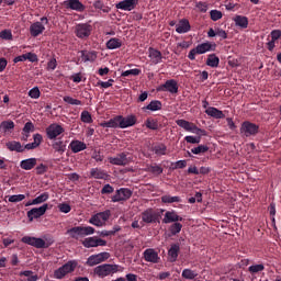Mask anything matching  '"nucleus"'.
Returning <instances> with one entry per match:
<instances>
[{"label":"nucleus","instance_id":"1","mask_svg":"<svg viewBox=\"0 0 281 281\" xmlns=\"http://www.w3.org/2000/svg\"><path fill=\"white\" fill-rule=\"evenodd\" d=\"M123 272H124V267L115 263L114 265L103 263L94 268V276H98V278H106L109 276H113L114 273H123Z\"/></svg>","mask_w":281,"mask_h":281},{"label":"nucleus","instance_id":"2","mask_svg":"<svg viewBox=\"0 0 281 281\" xmlns=\"http://www.w3.org/2000/svg\"><path fill=\"white\" fill-rule=\"evenodd\" d=\"M77 268L78 261L69 260L54 271V278L56 280H63L66 276H69V273H74V271H76Z\"/></svg>","mask_w":281,"mask_h":281},{"label":"nucleus","instance_id":"3","mask_svg":"<svg viewBox=\"0 0 281 281\" xmlns=\"http://www.w3.org/2000/svg\"><path fill=\"white\" fill-rule=\"evenodd\" d=\"M207 52H216V44H212L210 42H205L202 44H199L195 48H192L189 54L188 58L189 60H196V55L201 54H207Z\"/></svg>","mask_w":281,"mask_h":281},{"label":"nucleus","instance_id":"4","mask_svg":"<svg viewBox=\"0 0 281 281\" xmlns=\"http://www.w3.org/2000/svg\"><path fill=\"white\" fill-rule=\"evenodd\" d=\"M67 234H69L70 238H75V240H78V238L80 237L91 236V234H95V228L91 226H75L72 228H69L67 231Z\"/></svg>","mask_w":281,"mask_h":281},{"label":"nucleus","instance_id":"5","mask_svg":"<svg viewBox=\"0 0 281 281\" xmlns=\"http://www.w3.org/2000/svg\"><path fill=\"white\" fill-rule=\"evenodd\" d=\"M176 124L183 128L188 133H193L194 135H205V130H201L196 124L189 122L187 120L180 119L176 121Z\"/></svg>","mask_w":281,"mask_h":281},{"label":"nucleus","instance_id":"6","mask_svg":"<svg viewBox=\"0 0 281 281\" xmlns=\"http://www.w3.org/2000/svg\"><path fill=\"white\" fill-rule=\"evenodd\" d=\"M109 218H111V210H105L92 215L89 223L95 227H102V225H105Z\"/></svg>","mask_w":281,"mask_h":281},{"label":"nucleus","instance_id":"7","mask_svg":"<svg viewBox=\"0 0 281 281\" xmlns=\"http://www.w3.org/2000/svg\"><path fill=\"white\" fill-rule=\"evenodd\" d=\"M91 32H93V26L89 23H79L75 26V34L77 38H89V36H91Z\"/></svg>","mask_w":281,"mask_h":281},{"label":"nucleus","instance_id":"8","mask_svg":"<svg viewBox=\"0 0 281 281\" xmlns=\"http://www.w3.org/2000/svg\"><path fill=\"white\" fill-rule=\"evenodd\" d=\"M156 91L158 92L168 91V93H171L175 95L176 93H179V83L175 79H169L165 83L158 86L156 88Z\"/></svg>","mask_w":281,"mask_h":281},{"label":"nucleus","instance_id":"9","mask_svg":"<svg viewBox=\"0 0 281 281\" xmlns=\"http://www.w3.org/2000/svg\"><path fill=\"white\" fill-rule=\"evenodd\" d=\"M21 240L25 245H31V247H35V249H47L49 247V244H46L43 238L38 237L24 236Z\"/></svg>","mask_w":281,"mask_h":281},{"label":"nucleus","instance_id":"10","mask_svg":"<svg viewBox=\"0 0 281 281\" xmlns=\"http://www.w3.org/2000/svg\"><path fill=\"white\" fill-rule=\"evenodd\" d=\"M109 162L112 164V166H128L133 161L131 157H128L127 153H120L115 157H109Z\"/></svg>","mask_w":281,"mask_h":281},{"label":"nucleus","instance_id":"11","mask_svg":"<svg viewBox=\"0 0 281 281\" xmlns=\"http://www.w3.org/2000/svg\"><path fill=\"white\" fill-rule=\"evenodd\" d=\"M259 131H260V126L249 121H245L240 127V133L241 135H245V137H251V135H258Z\"/></svg>","mask_w":281,"mask_h":281},{"label":"nucleus","instance_id":"12","mask_svg":"<svg viewBox=\"0 0 281 281\" xmlns=\"http://www.w3.org/2000/svg\"><path fill=\"white\" fill-rule=\"evenodd\" d=\"M133 196V191L128 188H121L115 191L112 196V203H120V201H128Z\"/></svg>","mask_w":281,"mask_h":281},{"label":"nucleus","instance_id":"13","mask_svg":"<svg viewBox=\"0 0 281 281\" xmlns=\"http://www.w3.org/2000/svg\"><path fill=\"white\" fill-rule=\"evenodd\" d=\"M109 258H111V255L109 252H100L97 255H91L87 260V265L88 267H95V265H100L101 262H106Z\"/></svg>","mask_w":281,"mask_h":281},{"label":"nucleus","instance_id":"14","mask_svg":"<svg viewBox=\"0 0 281 281\" xmlns=\"http://www.w3.org/2000/svg\"><path fill=\"white\" fill-rule=\"evenodd\" d=\"M47 210H49V204H43L40 207H34L32 210H30L26 213V216L30 221V223H32V221H34V218H41V216H44L45 212H47Z\"/></svg>","mask_w":281,"mask_h":281},{"label":"nucleus","instance_id":"15","mask_svg":"<svg viewBox=\"0 0 281 281\" xmlns=\"http://www.w3.org/2000/svg\"><path fill=\"white\" fill-rule=\"evenodd\" d=\"M65 128L58 123H53L46 128V135L49 139H56V137L63 135Z\"/></svg>","mask_w":281,"mask_h":281},{"label":"nucleus","instance_id":"16","mask_svg":"<svg viewBox=\"0 0 281 281\" xmlns=\"http://www.w3.org/2000/svg\"><path fill=\"white\" fill-rule=\"evenodd\" d=\"M83 247L91 249V247H106V240L95 236L88 237L82 241Z\"/></svg>","mask_w":281,"mask_h":281},{"label":"nucleus","instance_id":"17","mask_svg":"<svg viewBox=\"0 0 281 281\" xmlns=\"http://www.w3.org/2000/svg\"><path fill=\"white\" fill-rule=\"evenodd\" d=\"M139 0H123L115 4L116 10H124L125 12H131V10H135Z\"/></svg>","mask_w":281,"mask_h":281},{"label":"nucleus","instance_id":"18","mask_svg":"<svg viewBox=\"0 0 281 281\" xmlns=\"http://www.w3.org/2000/svg\"><path fill=\"white\" fill-rule=\"evenodd\" d=\"M66 10H75V12H85L86 7L80 0H66L64 1Z\"/></svg>","mask_w":281,"mask_h":281},{"label":"nucleus","instance_id":"19","mask_svg":"<svg viewBox=\"0 0 281 281\" xmlns=\"http://www.w3.org/2000/svg\"><path fill=\"white\" fill-rule=\"evenodd\" d=\"M159 220V215L153 210V209H147L142 213V221L143 223H157Z\"/></svg>","mask_w":281,"mask_h":281},{"label":"nucleus","instance_id":"20","mask_svg":"<svg viewBox=\"0 0 281 281\" xmlns=\"http://www.w3.org/2000/svg\"><path fill=\"white\" fill-rule=\"evenodd\" d=\"M120 119V128H130V126H135L137 124V116L131 114L128 116L119 115Z\"/></svg>","mask_w":281,"mask_h":281},{"label":"nucleus","instance_id":"21","mask_svg":"<svg viewBox=\"0 0 281 281\" xmlns=\"http://www.w3.org/2000/svg\"><path fill=\"white\" fill-rule=\"evenodd\" d=\"M181 221H183V217L179 216L177 211H167L162 218V223H165V225H169V223H179Z\"/></svg>","mask_w":281,"mask_h":281},{"label":"nucleus","instance_id":"22","mask_svg":"<svg viewBox=\"0 0 281 281\" xmlns=\"http://www.w3.org/2000/svg\"><path fill=\"white\" fill-rule=\"evenodd\" d=\"M5 148H8L10 153H23L24 150H27V147H25V145L23 146L19 140L7 142Z\"/></svg>","mask_w":281,"mask_h":281},{"label":"nucleus","instance_id":"23","mask_svg":"<svg viewBox=\"0 0 281 281\" xmlns=\"http://www.w3.org/2000/svg\"><path fill=\"white\" fill-rule=\"evenodd\" d=\"M144 258L146 262H153L154 265H157V262H159V254L153 248H147L144 251Z\"/></svg>","mask_w":281,"mask_h":281},{"label":"nucleus","instance_id":"24","mask_svg":"<svg viewBox=\"0 0 281 281\" xmlns=\"http://www.w3.org/2000/svg\"><path fill=\"white\" fill-rule=\"evenodd\" d=\"M190 30H192V26L190 25V21L188 19L180 20L176 25V32L178 34H188Z\"/></svg>","mask_w":281,"mask_h":281},{"label":"nucleus","instance_id":"25","mask_svg":"<svg viewBox=\"0 0 281 281\" xmlns=\"http://www.w3.org/2000/svg\"><path fill=\"white\" fill-rule=\"evenodd\" d=\"M179 251H181V246L179 244H172L168 250L169 262H177L179 258Z\"/></svg>","mask_w":281,"mask_h":281},{"label":"nucleus","instance_id":"26","mask_svg":"<svg viewBox=\"0 0 281 281\" xmlns=\"http://www.w3.org/2000/svg\"><path fill=\"white\" fill-rule=\"evenodd\" d=\"M45 32V25L41 22H34L30 26V34L33 36V38H36V36H41Z\"/></svg>","mask_w":281,"mask_h":281},{"label":"nucleus","instance_id":"27","mask_svg":"<svg viewBox=\"0 0 281 281\" xmlns=\"http://www.w3.org/2000/svg\"><path fill=\"white\" fill-rule=\"evenodd\" d=\"M69 148L72 153H82V150H87V144L82 140L74 139L69 144Z\"/></svg>","mask_w":281,"mask_h":281},{"label":"nucleus","instance_id":"28","mask_svg":"<svg viewBox=\"0 0 281 281\" xmlns=\"http://www.w3.org/2000/svg\"><path fill=\"white\" fill-rule=\"evenodd\" d=\"M41 144H43V135L34 134L33 143H27L25 145V148H26V150H36V148H38V146H41Z\"/></svg>","mask_w":281,"mask_h":281},{"label":"nucleus","instance_id":"29","mask_svg":"<svg viewBox=\"0 0 281 281\" xmlns=\"http://www.w3.org/2000/svg\"><path fill=\"white\" fill-rule=\"evenodd\" d=\"M235 25L241 30H247L249 27V19L245 15H236L233 19Z\"/></svg>","mask_w":281,"mask_h":281},{"label":"nucleus","instance_id":"30","mask_svg":"<svg viewBox=\"0 0 281 281\" xmlns=\"http://www.w3.org/2000/svg\"><path fill=\"white\" fill-rule=\"evenodd\" d=\"M206 115H209L210 117H214L215 120H224L225 114L223 113V111L214 108V106H209L205 110Z\"/></svg>","mask_w":281,"mask_h":281},{"label":"nucleus","instance_id":"31","mask_svg":"<svg viewBox=\"0 0 281 281\" xmlns=\"http://www.w3.org/2000/svg\"><path fill=\"white\" fill-rule=\"evenodd\" d=\"M120 120L121 117L117 115L109 121L101 123L100 126H102V128H120Z\"/></svg>","mask_w":281,"mask_h":281},{"label":"nucleus","instance_id":"32","mask_svg":"<svg viewBox=\"0 0 281 281\" xmlns=\"http://www.w3.org/2000/svg\"><path fill=\"white\" fill-rule=\"evenodd\" d=\"M82 63H94L95 58H98V54L95 52L81 50Z\"/></svg>","mask_w":281,"mask_h":281},{"label":"nucleus","instance_id":"33","mask_svg":"<svg viewBox=\"0 0 281 281\" xmlns=\"http://www.w3.org/2000/svg\"><path fill=\"white\" fill-rule=\"evenodd\" d=\"M153 153L161 157L164 155H168V147L164 143H157L151 147Z\"/></svg>","mask_w":281,"mask_h":281},{"label":"nucleus","instance_id":"34","mask_svg":"<svg viewBox=\"0 0 281 281\" xmlns=\"http://www.w3.org/2000/svg\"><path fill=\"white\" fill-rule=\"evenodd\" d=\"M37 161L38 159L36 158L24 159L20 162V168L22 170H32L36 166Z\"/></svg>","mask_w":281,"mask_h":281},{"label":"nucleus","instance_id":"35","mask_svg":"<svg viewBox=\"0 0 281 281\" xmlns=\"http://www.w3.org/2000/svg\"><path fill=\"white\" fill-rule=\"evenodd\" d=\"M52 147L55 153H58L59 155H65V150H67V144L63 140H55Z\"/></svg>","mask_w":281,"mask_h":281},{"label":"nucleus","instance_id":"36","mask_svg":"<svg viewBox=\"0 0 281 281\" xmlns=\"http://www.w3.org/2000/svg\"><path fill=\"white\" fill-rule=\"evenodd\" d=\"M164 104L159 100H153L150 103L143 108L144 111H161Z\"/></svg>","mask_w":281,"mask_h":281},{"label":"nucleus","instance_id":"37","mask_svg":"<svg viewBox=\"0 0 281 281\" xmlns=\"http://www.w3.org/2000/svg\"><path fill=\"white\" fill-rule=\"evenodd\" d=\"M92 5L94 10H100L103 14H109V12H111V7L104 4L102 0H95Z\"/></svg>","mask_w":281,"mask_h":281},{"label":"nucleus","instance_id":"38","mask_svg":"<svg viewBox=\"0 0 281 281\" xmlns=\"http://www.w3.org/2000/svg\"><path fill=\"white\" fill-rule=\"evenodd\" d=\"M149 58H153L154 60V65H159V63H161V59L164 58L161 56V52H159L158 49H155L153 47L149 48Z\"/></svg>","mask_w":281,"mask_h":281},{"label":"nucleus","instance_id":"39","mask_svg":"<svg viewBox=\"0 0 281 281\" xmlns=\"http://www.w3.org/2000/svg\"><path fill=\"white\" fill-rule=\"evenodd\" d=\"M220 64H221V59L218 58V56H216V54H210L207 56V59H206L207 67H212L214 69L218 67Z\"/></svg>","mask_w":281,"mask_h":281},{"label":"nucleus","instance_id":"40","mask_svg":"<svg viewBox=\"0 0 281 281\" xmlns=\"http://www.w3.org/2000/svg\"><path fill=\"white\" fill-rule=\"evenodd\" d=\"M90 177H92V179H106L108 175H106V171L102 169L92 168L90 170Z\"/></svg>","mask_w":281,"mask_h":281},{"label":"nucleus","instance_id":"41","mask_svg":"<svg viewBox=\"0 0 281 281\" xmlns=\"http://www.w3.org/2000/svg\"><path fill=\"white\" fill-rule=\"evenodd\" d=\"M122 47V40L117 37H112L106 42L108 49H120Z\"/></svg>","mask_w":281,"mask_h":281},{"label":"nucleus","instance_id":"42","mask_svg":"<svg viewBox=\"0 0 281 281\" xmlns=\"http://www.w3.org/2000/svg\"><path fill=\"white\" fill-rule=\"evenodd\" d=\"M181 229H183V224L180 222H173L172 225L169 226V233L171 236H177V234H181Z\"/></svg>","mask_w":281,"mask_h":281},{"label":"nucleus","instance_id":"43","mask_svg":"<svg viewBox=\"0 0 281 281\" xmlns=\"http://www.w3.org/2000/svg\"><path fill=\"white\" fill-rule=\"evenodd\" d=\"M81 122L83 124H93V117L91 116V112L83 110L80 115Z\"/></svg>","mask_w":281,"mask_h":281},{"label":"nucleus","instance_id":"44","mask_svg":"<svg viewBox=\"0 0 281 281\" xmlns=\"http://www.w3.org/2000/svg\"><path fill=\"white\" fill-rule=\"evenodd\" d=\"M198 276H199V273H196V271H194L192 269H184L182 271V278L184 280H194Z\"/></svg>","mask_w":281,"mask_h":281},{"label":"nucleus","instance_id":"45","mask_svg":"<svg viewBox=\"0 0 281 281\" xmlns=\"http://www.w3.org/2000/svg\"><path fill=\"white\" fill-rule=\"evenodd\" d=\"M210 150V147L207 145H199L198 147H193L191 149V153L193 155H205Z\"/></svg>","mask_w":281,"mask_h":281},{"label":"nucleus","instance_id":"46","mask_svg":"<svg viewBox=\"0 0 281 281\" xmlns=\"http://www.w3.org/2000/svg\"><path fill=\"white\" fill-rule=\"evenodd\" d=\"M146 128H149V131H158L159 130V123L157 120L154 119H147L145 121Z\"/></svg>","mask_w":281,"mask_h":281},{"label":"nucleus","instance_id":"47","mask_svg":"<svg viewBox=\"0 0 281 281\" xmlns=\"http://www.w3.org/2000/svg\"><path fill=\"white\" fill-rule=\"evenodd\" d=\"M162 203H181L180 196H171V195H162L161 196Z\"/></svg>","mask_w":281,"mask_h":281},{"label":"nucleus","instance_id":"48","mask_svg":"<svg viewBox=\"0 0 281 281\" xmlns=\"http://www.w3.org/2000/svg\"><path fill=\"white\" fill-rule=\"evenodd\" d=\"M48 199H49V193L44 192L40 194L37 198L33 199V203H35V205H41V203H45V201H47Z\"/></svg>","mask_w":281,"mask_h":281},{"label":"nucleus","instance_id":"49","mask_svg":"<svg viewBox=\"0 0 281 281\" xmlns=\"http://www.w3.org/2000/svg\"><path fill=\"white\" fill-rule=\"evenodd\" d=\"M63 100L64 102H66L67 104H71L72 106H80V104H82V101L74 99L69 95L64 97Z\"/></svg>","mask_w":281,"mask_h":281},{"label":"nucleus","instance_id":"50","mask_svg":"<svg viewBox=\"0 0 281 281\" xmlns=\"http://www.w3.org/2000/svg\"><path fill=\"white\" fill-rule=\"evenodd\" d=\"M139 74H142V70L134 68V69L123 71L121 76L122 78H128V76H139Z\"/></svg>","mask_w":281,"mask_h":281},{"label":"nucleus","instance_id":"51","mask_svg":"<svg viewBox=\"0 0 281 281\" xmlns=\"http://www.w3.org/2000/svg\"><path fill=\"white\" fill-rule=\"evenodd\" d=\"M29 98H32V100H38V98H41V90L38 87H34L29 91Z\"/></svg>","mask_w":281,"mask_h":281},{"label":"nucleus","instance_id":"52","mask_svg":"<svg viewBox=\"0 0 281 281\" xmlns=\"http://www.w3.org/2000/svg\"><path fill=\"white\" fill-rule=\"evenodd\" d=\"M249 273H260V271H265V265H254L248 268Z\"/></svg>","mask_w":281,"mask_h":281},{"label":"nucleus","instance_id":"53","mask_svg":"<svg viewBox=\"0 0 281 281\" xmlns=\"http://www.w3.org/2000/svg\"><path fill=\"white\" fill-rule=\"evenodd\" d=\"M21 201H25V194H16L9 196V203H21Z\"/></svg>","mask_w":281,"mask_h":281},{"label":"nucleus","instance_id":"54","mask_svg":"<svg viewBox=\"0 0 281 281\" xmlns=\"http://www.w3.org/2000/svg\"><path fill=\"white\" fill-rule=\"evenodd\" d=\"M113 82L115 80L109 79L108 81H98L95 87H102V89H109L110 87H113Z\"/></svg>","mask_w":281,"mask_h":281},{"label":"nucleus","instance_id":"55","mask_svg":"<svg viewBox=\"0 0 281 281\" xmlns=\"http://www.w3.org/2000/svg\"><path fill=\"white\" fill-rule=\"evenodd\" d=\"M210 16L213 21H221V19H223V12L218 10H211Z\"/></svg>","mask_w":281,"mask_h":281},{"label":"nucleus","instance_id":"56","mask_svg":"<svg viewBox=\"0 0 281 281\" xmlns=\"http://www.w3.org/2000/svg\"><path fill=\"white\" fill-rule=\"evenodd\" d=\"M0 38H2V41H12V31L10 30L1 31Z\"/></svg>","mask_w":281,"mask_h":281},{"label":"nucleus","instance_id":"57","mask_svg":"<svg viewBox=\"0 0 281 281\" xmlns=\"http://www.w3.org/2000/svg\"><path fill=\"white\" fill-rule=\"evenodd\" d=\"M187 144H201V136H186Z\"/></svg>","mask_w":281,"mask_h":281},{"label":"nucleus","instance_id":"58","mask_svg":"<svg viewBox=\"0 0 281 281\" xmlns=\"http://www.w3.org/2000/svg\"><path fill=\"white\" fill-rule=\"evenodd\" d=\"M195 8L199 12L205 13L207 12V2L199 1L195 2Z\"/></svg>","mask_w":281,"mask_h":281},{"label":"nucleus","instance_id":"59","mask_svg":"<svg viewBox=\"0 0 281 281\" xmlns=\"http://www.w3.org/2000/svg\"><path fill=\"white\" fill-rule=\"evenodd\" d=\"M172 170H177V169H183L186 168V166H188V161L186 160H178L175 164H172Z\"/></svg>","mask_w":281,"mask_h":281},{"label":"nucleus","instance_id":"60","mask_svg":"<svg viewBox=\"0 0 281 281\" xmlns=\"http://www.w3.org/2000/svg\"><path fill=\"white\" fill-rule=\"evenodd\" d=\"M113 192H115V189L111 184H105L101 189V194H113Z\"/></svg>","mask_w":281,"mask_h":281},{"label":"nucleus","instance_id":"61","mask_svg":"<svg viewBox=\"0 0 281 281\" xmlns=\"http://www.w3.org/2000/svg\"><path fill=\"white\" fill-rule=\"evenodd\" d=\"M22 131L23 133H34V123L32 121L26 122Z\"/></svg>","mask_w":281,"mask_h":281},{"label":"nucleus","instance_id":"62","mask_svg":"<svg viewBox=\"0 0 281 281\" xmlns=\"http://www.w3.org/2000/svg\"><path fill=\"white\" fill-rule=\"evenodd\" d=\"M59 212H63L64 214H69L71 212V206L67 203H61L58 205Z\"/></svg>","mask_w":281,"mask_h":281},{"label":"nucleus","instance_id":"63","mask_svg":"<svg viewBox=\"0 0 281 281\" xmlns=\"http://www.w3.org/2000/svg\"><path fill=\"white\" fill-rule=\"evenodd\" d=\"M1 126L4 131H12V128H14V122L5 121V122H2Z\"/></svg>","mask_w":281,"mask_h":281},{"label":"nucleus","instance_id":"64","mask_svg":"<svg viewBox=\"0 0 281 281\" xmlns=\"http://www.w3.org/2000/svg\"><path fill=\"white\" fill-rule=\"evenodd\" d=\"M36 175H45V172H47V165H38L36 168Z\"/></svg>","mask_w":281,"mask_h":281}]
</instances>
